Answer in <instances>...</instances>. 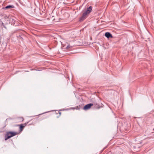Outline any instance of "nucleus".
<instances>
[{"label": "nucleus", "instance_id": "f257e3e1", "mask_svg": "<svg viewBox=\"0 0 154 154\" xmlns=\"http://www.w3.org/2000/svg\"><path fill=\"white\" fill-rule=\"evenodd\" d=\"M92 9V7L91 6L88 8L87 10L83 12L82 16L80 19V21H82L86 19L88 15L89 14L91 11Z\"/></svg>", "mask_w": 154, "mask_h": 154}, {"label": "nucleus", "instance_id": "f03ea898", "mask_svg": "<svg viewBox=\"0 0 154 154\" xmlns=\"http://www.w3.org/2000/svg\"><path fill=\"white\" fill-rule=\"evenodd\" d=\"M17 134L15 132L8 131L5 135V140Z\"/></svg>", "mask_w": 154, "mask_h": 154}, {"label": "nucleus", "instance_id": "7ed1b4c3", "mask_svg": "<svg viewBox=\"0 0 154 154\" xmlns=\"http://www.w3.org/2000/svg\"><path fill=\"white\" fill-rule=\"evenodd\" d=\"M93 105V103H89L85 105L83 108V109L84 110H87L90 109L91 107Z\"/></svg>", "mask_w": 154, "mask_h": 154}, {"label": "nucleus", "instance_id": "20e7f679", "mask_svg": "<svg viewBox=\"0 0 154 154\" xmlns=\"http://www.w3.org/2000/svg\"><path fill=\"white\" fill-rule=\"evenodd\" d=\"M28 123V122H27L26 123L20 125V130L22 131L23 129L27 125Z\"/></svg>", "mask_w": 154, "mask_h": 154}, {"label": "nucleus", "instance_id": "39448f33", "mask_svg": "<svg viewBox=\"0 0 154 154\" xmlns=\"http://www.w3.org/2000/svg\"><path fill=\"white\" fill-rule=\"evenodd\" d=\"M105 36L108 38H112V35L109 32H106L105 34Z\"/></svg>", "mask_w": 154, "mask_h": 154}, {"label": "nucleus", "instance_id": "423d86ee", "mask_svg": "<svg viewBox=\"0 0 154 154\" xmlns=\"http://www.w3.org/2000/svg\"><path fill=\"white\" fill-rule=\"evenodd\" d=\"M93 104V105L94 106V107L96 108L99 109L101 107L99 106V105L97 103H94Z\"/></svg>", "mask_w": 154, "mask_h": 154}, {"label": "nucleus", "instance_id": "0eeeda50", "mask_svg": "<svg viewBox=\"0 0 154 154\" xmlns=\"http://www.w3.org/2000/svg\"><path fill=\"white\" fill-rule=\"evenodd\" d=\"M13 7H14V6L13 5H9L6 6L5 7V9H8L10 8H13Z\"/></svg>", "mask_w": 154, "mask_h": 154}, {"label": "nucleus", "instance_id": "6e6552de", "mask_svg": "<svg viewBox=\"0 0 154 154\" xmlns=\"http://www.w3.org/2000/svg\"><path fill=\"white\" fill-rule=\"evenodd\" d=\"M76 109H79V107L78 106L76 107Z\"/></svg>", "mask_w": 154, "mask_h": 154}, {"label": "nucleus", "instance_id": "1a4fd4ad", "mask_svg": "<svg viewBox=\"0 0 154 154\" xmlns=\"http://www.w3.org/2000/svg\"><path fill=\"white\" fill-rule=\"evenodd\" d=\"M21 118L22 119V121L23 120V118Z\"/></svg>", "mask_w": 154, "mask_h": 154}, {"label": "nucleus", "instance_id": "9d476101", "mask_svg": "<svg viewBox=\"0 0 154 154\" xmlns=\"http://www.w3.org/2000/svg\"><path fill=\"white\" fill-rule=\"evenodd\" d=\"M69 48V46H67V48Z\"/></svg>", "mask_w": 154, "mask_h": 154}, {"label": "nucleus", "instance_id": "9b49d317", "mask_svg": "<svg viewBox=\"0 0 154 154\" xmlns=\"http://www.w3.org/2000/svg\"><path fill=\"white\" fill-rule=\"evenodd\" d=\"M59 114H61V112H59Z\"/></svg>", "mask_w": 154, "mask_h": 154}]
</instances>
